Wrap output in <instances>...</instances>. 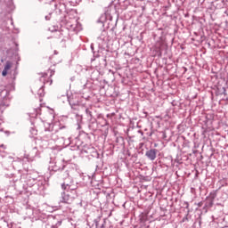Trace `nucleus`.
Returning a JSON list of instances; mask_svg holds the SVG:
<instances>
[{
	"instance_id": "obj_3",
	"label": "nucleus",
	"mask_w": 228,
	"mask_h": 228,
	"mask_svg": "<svg viewBox=\"0 0 228 228\" xmlns=\"http://www.w3.org/2000/svg\"><path fill=\"white\" fill-rule=\"evenodd\" d=\"M61 188H62V190H69V188H70V186H69V184L62 183Z\"/></svg>"
},
{
	"instance_id": "obj_2",
	"label": "nucleus",
	"mask_w": 228,
	"mask_h": 228,
	"mask_svg": "<svg viewBox=\"0 0 228 228\" xmlns=\"http://www.w3.org/2000/svg\"><path fill=\"white\" fill-rule=\"evenodd\" d=\"M10 69H12V62L7 61V62H6V64H5V66H4V70H7V71H9V70H10Z\"/></svg>"
},
{
	"instance_id": "obj_5",
	"label": "nucleus",
	"mask_w": 228,
	"mask_h": 228,
	"mask_svg": "<svg viewBox=\"0 0 228 228\" xmlns=\"http://www.w3.org/2000/svg\"><path fill=\"white\" fill-rule=\"evenodd\" d=\"M42 77L44 78V77H47V73H44L43 75H42Z\"/></svg>"
},
{
	"instance_id": "obj_4",
	"label": "nucleus",
	"mask_w": 228,
	"mask_h": 228,
	"mask_svg": "<svg viewBox=\"0 0 228 228\" xmlns=\"http://www.w3.org/2000/svg\"><path fill=\"white\" fill-rule=\"evenodd\" d=\"M8 75V71L4 69L2 72V76L6 77Z\"/></svg>"
},
{
	"instance_id": "obj_1",
	"label": "nucleus",
	"mask_w": 228,
	"mask_h": 228,
	"mask_svg": "<svg viewBox=\"0 0 228 228\" xmlns=\"http://www.w3.org/2000/svg\"><path fill=\"white\" fill-rule=\"evenodd\" d=\"M157 154H158V150L156 149H151L146 151L147 158H149V159H151V161H154V159H156Z\"/></svg>"
}]
</instances>
